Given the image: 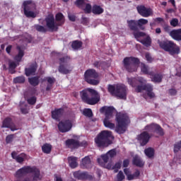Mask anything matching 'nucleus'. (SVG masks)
Returning a JSON list of instances; mask_svg holds the SVG:
<instances>
[{
  "label": "nucleus",
  "mask_w": 181,
  "mask_h": 181,
  "mask_svg": "<svg viewBox=\"0 0 181 181\" xmlns=\"http://www.w3.org/2000/svg\"><path fill=\"white\" fill-rule=\"evenodd\" d=\"M42 81H47V83H49L48 85L53 86V84H54V81H56V79H54V78L47 76L44 78Z\"/></svg>",
  "instance_id": "obj_50"
},
{
  "label": "nucleus",
  "mask_w": 181,
  "mask_h": 181,
  "mask_svg": "<svg viewBox=\"0 0 181 181\" xmlns=\"http://www.w3.org/2000/svg\"><path fill=\"white\" fill-rule=\"evenodd\" d=\"M108 160H110V156L107 153L102 155L100 158L97 159V162L100 165V166H103L104 163H107Z\"/></svg>",
  "instance_id": "obj_29"
},
{
  "label": "nucleus",
  "mask_w": 181,
  "mask_h": 181,
  "mask_svg": "<svg viewBox=\"0 0 181 181\" xmlns=\"http://www.w3.org/2000/svg\"><path fill=\"white\" fill-rule=\"evenodd\" d=\"M37 70V64L33 63L28 68L25 69V74L27 77L30 76H35L36 71Z\"/></svg>",
  "instance_id": "obj_21"
},
{
  "label": "nucleus",
  "mask_w": 181,
  "mask_h": 181,
  "mask_svg": "<svg viewBox=\"0 0 181 181\" xmlns=\"http://www.w3.org/2000/svg\"><path fill=\"white\" fill-rule=\"evenodd\" d=\"M129 166V159H125L123 160V168H128Z\"/></svg>",
  "instance_id": "obj_63"
},
{
  "label": "nucleus",
  "mask_w": 181,
  "mask_h": 181,
  "mask_svg": "<svg viewBox=\"0 0 181 181\" xmlns=\"http://www.w3.org/2000/svg\"><path fill=\"white\" fill-rule=\"evenodd\" d=\"M59 66H60V64H64V63H67L69 60H70V57L67 56H64L59 58Z\"/></svg>",
  "instance_id": "obj_54"
},
{
  "label": "nucleus",
  "mask_w": 181,
  "mask_h": 181,
  "mask_svg": "<svg viewBox=\"0 0 181 181\" xmlns=\"http://www.w3.org/2000/svg\"><path fill=\"white\" fill-rule=\"evenodd\" d=\"M64 113V110L63 108L55 109L54 111H52V118L56 121H60V118L63 117Z\"/></svg>",
  "instance_id": "obj_22"
},
{
  "label": "nucleus",
  "mask_w": 181,
  "mask_h": 181,
  "mask_svg": "<svg viewBox=\"0 0 181 181\" xmlns=\"http://www.w3.org/2000/svg\"><path fill=\"white\" fill-rule=\"evenodd\" d=\"M148 23V20L145 18H140L139 20H129L127 21V25L130 30L133 32H138V30H145L144 25Z\"/></svg>",
  "instance_id": "obj_9"
},
{
  "label": "nucleus",
  "mask_w": 181,
  "mask_h": 181,
  "mask_svg": "<svg viewBox=\"0 0 181 181\" xmlns=\"http://www.w3.org/2000/svg\"><path fill=\"white\" fill-rule=\"evenodd\" d=\"M73 127V124L71 121L67 119L64 121H61L58 124V129L60 132H69L70 129Z\"/></svg>",
  "instance_id": "obj_12"
},
{
  "label": "nucleus",
  "mask_w": 181,
  "mask_h": 181,
  "mask_svg": "<svg viewBox=\"0 0 181 181\" xmlns=\"http://www.w3.org/2000/svg\"><path fill=\"white\" fill-rule=\"evenodd\" d=\"M82 114L84 115V117H87V118H92V117L94 115L93 114V110L90 108H85Z\"/></svg>",
  "instance_id": "obj_40"
},
{
  "label": "nucleus",
  "mask_w": 181,
  "mask_h": 181,
  "mask_svg": "<svg viewBox=\"0 0 181 181\" xmlns=\"http://www.w3.org/2000/svg\"><path fill=\"white\" fill-rule=\"evenodd\" d=\"M136 93H141L142 91H146L147 95L149 98H155V93L153 91V86L151 84L147 83L144 85H138L136 88Z\"/></svg>",
  "instance_id": "obj_11"
},
{
  "label": "nucleus",
  "mask_w": 181,
  "mask_h": 181,
  "mask_svg": "<svg viewBox=\"0 0 181 181\" xmlns=\"http://www.w3.org/2000/svg\"><path fill=\"white\" fill-rule=\"evenodd\" d=\"M151 138H152V136L149 134L148 131L146 130L137 136V141H139L141 146H145V145L149 142Z\"/></svg>",
  "instance_id": "obj_14"
},
{
  "label": "nucleus",
  "mask_w": 181,
  "mask_h": 181,
  "mask_svg": "<svg viewBox=\"0 0 181 181\" xmlns=\"http://www.w3.org/2000/svg\"><path fill=\"white\" fill-rule=\"evenodd\" d=\"M122 165V161H118L113 165L112 170H114L115 173H118V171L119 170V169H121Z\"/></svg>",
  "instance_id": "obj_48"
},
{
  "label": "nucleus",
  "mask_w": 181,
  "mask_h": 181,
  "mask_svg": "<svg viewBox=\"0 0 181 181\" xmlns=\"http://www.w3.org/2000/svg\"><path fill=\"white\" fill-rule=\"evenodd\" d=\"M16 181H39L42 179L40 170L36 166H24L16 173Z\"/></svg>",
  "instance_id": "obj_1"
},
{
  "label": "nucleus",
  "mask_w": 181,
  "mask_h": 181,
  "mask_svg": "<svg viewBox=\"0 0 181 181\" xmlns=\"http://www.w3.org/2000/svg\"><path fill=\"white\" fill-rule=\"evenodd\" d=\"M141 71L144 74H148L150 76L151 71H149V66L144 63L141 64Z\"/></svg>",
  "instance_id": "obj_44"
},
{
  "label": "nucleus",
  "mask_w": 181,
  "mask_h": 181,
  "mask_svg": "<svg viewBox=\"0 0 181 181\" xmlns=\"http://www.w3.org/2000/svg\"><path fill=\"white\" fill-rule=\"evenodd\" d=\"M133 165H135V166H137V168H144L145 163H144L142 159H141V158H139L138 156H135L133 158Z\"/></svg>",
  "instance_id": "obj_31"
},
{
  "label": "nucleus",
  "mask_w": 181,
  "mask_h": 181,
  "mask_svg": "<svg viewBox=\"0 0 181 181\" xmlns=\"http://www.w3.org/2000/svg\"><path fill=\"white\" fill-rule=\"evenodd\" d=\"M25 78L23 76H17L13 78L14 84H23L25 83Z\"/></svg>",
  "instance_id": "obj_41"
},
{
  "label": "nucleus",
  "mask_w": 181,
  "mask_h": 181,
  "mask_svg": "<svg viewBox=\"0 0 181 181\" xmlns=\"http://www.w3.org/2000/svg\"><path fill=\"white\" fill-rule=\"evenodd\" d=\"M58 71L61 74H70L73 71V66L70 64H60L58 67Z\"/></svg>",
  "instance_id": "obj_19"
},
{
  "label": "nucleus",
  "mask_w": 181,
  "mask_h": 181,
  "mask_svg": "<svg viewBox=\"0 0 181 181\" xmlns=\"http://www.w3.org/2000/svg\"><path fill=\"white\" fill-rule=\"evenodd\" d=\"M140 63L141 61L135 57H126L122 62L124 69L128 73H135L138 70V66Z\"/></svg>",
  "instance_id": "obj_6"
},
{
  "label": "nucleus",
  "mask_w": 181,
  "mask_h": 181,
  "mask_svg": "<svg viewBox=\"0 0 181 181\" xmlns=\"http://www.w3.org/2000/svg\"><path fill=\"white\" fill-rule=\"evenodd\" d=\"M68 163L71 169H76L78 166L77 163V158L74 156L68 157Z\"/></svg>",
  "instance_id": "obj_28"
},
{
  "label": "nucleus",
  "mask_w": 181,
  "mask_h": 181,
  "mask_svg": "<svg viewBox=\"0 0 181 181\" xmlns=\"http://www.w3.org/2000/svg\"><path fill=\"white\" fill-rule=\"evenodd\" d=\"M88 18H87V17H84L83 16L81 18V23L82 25H84L85 26H87V25H88Z\"/></svg>",
  "instance_id": "obj_62"
},
{
  "label": "nucleus",
  "mask_w": 181,
  "mask_h": 181,
  "mask_svg": "<svg viewBox=\"0 0 181 181\" xmlns=\"http://www.w3.org/2000/svg\"><path fill=\"white\" fill-rule=\"evenodd\" d=\"M132 176L133 177V180L134 179H138V177L141 176V171H139V170H136L134 174H132Z\"/></svg>",
  "instance_id": "obj_60"
},
{
  "label": "nucleus",
  "mask_w": 181,
  "mask_h": 181,
  "mask_svg": "<svg viewBox=\"0 0 181 181\" xmlns=\"http://www.w3.org/2000/svg\"><path fill=\"white\" fill-rule=\"evenodd\" d=\"M124 175H126L127 177V180H134V177H132V174H131V171H129V168L124 169Z\"/></svg>",
  "instance_id": "obj_49"
},
{
  "label": "nucleus",
  "mask_w": 181,
  "mask_h": 181,
  "mask_svg": "<svg viewBox=\"0 0 181 181\" xmlns=\"http://www.w3.org/2000/svg\"><path fill=\"white\" fill-rule=\"evenodd\" d=\"M42 151L44 153H50V152H52V145L49 144H45L42 146Z\"/></svg>",
  "instance_id": "obj_42"
},
{
  "label": "nucleus",
  "mask_w": 181,
  "mask_h": 181,
  "mask_svg": "<svg viewBox=\"0 0 181 181\" xmlns=\"http://www.w3.org/2000/svg\"><path fill=\"white\" fill-rule=\"evenodd\" d=\"M140 43L144 45V46H146V47H149L151 45H152V40L151 39V37L148 36L144 40H141L139 41Z\"/></svg>",
  "instance_id": "obj_36"
},
{
  "label": "nucleus",
  "mask_w": 181,
  "mask_h": 181,
  "mask_svg": "<svg viewBox=\"0 0 181 181\" xmlns=\"http://www.w3.org/2000/svg\"><path fill=\"white\" fill-rule=\"evenodd\" d=\"M92 12L94 15H101L104 12V9L100 6L94 5L92 8Z\"/></svg>",
  "instance_id": "obj_34"
},
{
  "label": "nucleus",
  "mask_w": 181,
  "mask_h": 181,
  "mask_svg": "<svg viewBox=\"0 0 181 181\" xmlns=\"http://www.w3.org/2000/svg\"><path fill=\"white\" fill-rule=\"evenodd\" d=\"M55 19L57 22H59L57 23L58 26H62V25L64 24V16H63V13H58L55 16Z\"/></svg>",
  "instance_id": "obj_32"
},
{
  "label": "nucleus",
  "mask_w": 181,
  "mask_h": 181,
  "mask_svg": "<svg viewBox=\"0 0 181 181\" xmlns=\"http://www.w3.org/2000/svg\"><path fill=\"white\" fill-rule=\"evenodd\" d=\"M101 110L105 111V119L112 118L114 112H117V110H115L114 106L103 107Z\"/></svg>",
  "instance_id": "obj_18"
},
{
  "label": "nucleus",
  "mask_w": 181,
  "mask_h": 181,
  "mask_svg": "<svg viewBox=\"0 0 181 181\" xmlns=\"http://www.w3.org/2000/svg\"><path fill=\"white\" fill-rule=\"evenodd\" d=\"M110 159H112L114 156H117V151L115 149H112L106 153Z\"/></svg>",
  "instance_id": "obj_55"
},
{
  "label": "nucleus",
  "mask_w": 181,
  "mask_h": 181,
  "mask_svg": "<svg viewBox=\"0 0 181 181\" xmlns=\"http://www.w3.org/2000/svg\"><path fill=\"white\" fill-rule=\"evenodd\" d=\"M86 7L84 8L85 13H91V4H86Z\"/></svg>",
  "instance_id": "obj_59"
},
{
  "label": "nucleus",
  "mask_w": 181,
  "mask_h": 181,
  "mask_svg": "<svg viewBox=\"0 0 181 181\" xmlns=\"http://www.w3.org/2000/svg\"><path fill=\"white\" fill-rule=\"evenodd\" d=\"M81 166L83 169H91L93 168V163H91L90 156H86L82 159Z\"/></svg>",
  "instance_id": "obj_24"
},
{
  "label": "nucleus",
  "mask_w": 181,
  "mask_h": 181,
  "mask_svg": "<svg viewBox=\"0 0 181 181\" xmlns=\"http://www.w3.org/2000/svg\"><path fill=\"white\" fill-rule=\"evenodd\" d=\"M170 95H176L177 94V91L175 89L171 88L169 90Z\"/></svg>",
  "instance_id": "obj_64"
},
{
  "label": "nucleus",
  "mask_w": 181,
  "mask_h": 181,
  "mask_svg": "<svg viewBox=\"0 0 181 181\" xmlns=\"http://www.w3.org/2000/svg\"><path fill=\"white\" fill-rule=\"evenodd\" d=\"M24 15L26 18H36V13L33 12V10H24Z\"/></svg>",
  "instance_id": "obj_46"
},
{
  "label": "nucleus",
  "mask_w": 181,
  "mask_h": 181,
  "mask_svg": "<svg viewBox=\"0 0 181 181\" xmlns=\"http://www.w3.org/2000/svg\"><path fill=\"white\" fill-rule=\"evenodd\" d=\"M80 96L85 104L88 105H95L100 101V94L98 92L92 88H87L80 92Z\"/></svg>",
  "instance_id": "obj_2"
},
{
  "label": "nucleus",
  "mask_w": 181,
  "mask_h": 181,
  "mask_svg": "<svg viewBox=\"0 0 181 181\" xmlns=\"http://www.w3.org/2000/svg\"><path fill=\"white\" fill-rule=\"evenodd\" d=\"M107 91L110 95L117 97L120 100H127L128 89L125 85L119 83L115 85L109 84L107 86Z\"/></svg>",
  "instance_id": "obj_5"
},
{
  "label": "nucleus",
  "mask_w": 181,
  "mask_h": 181,
  "mask_svg": "<svg viewBox=\"0 0 181 181\" xmlns=\"http://www.w3.org/2000/svg\"><path fill=\"white\" fill-rule=\"evenodd\" d=\"M145 57H146V59L147 60V62L148 63H152V62H153V59H152V57L151 56V54H149L148 52L146 53Z\"/></svg>",
  "instance_id": "obj_61"
},
{
  "label": "nucleus",
  "mask_w": 181,
  "mask_h": 181,
  "mask_svg": "<svg viewBox=\"0 0 181 181\" xmlns=\"http://www.w3.org/2000/svg\"><path fill=\"white\" fill-rule=\"evenodd\" d=\"M15 135L14 134H9L6 137V144H11L13 141Z\"/></svg>",
  "instance_id": "obj_58"
},
{
  "label": "nucleus",
  "mask_w": 181,
  "mask_h": 181,
  "mask_svg": "<svg viewBox=\"0 0 181 181\" xmlns=\"http://www.w3.org/2000/svg\"><path fill=\"white\" fill-rule=\"evenodd\" d=\"M116 181H122L125 179V175H124V173L122 170L119 171L116 176Z\"/></svg>",
  "instance_id": "obj_51"
},
{
  "label": "nucleus",
  "mask_w": 181,
  "mask_h": 181,
  "mask_svg": "<svg viewBox=\"0 0 181 181\" xmlns=\"http://www.w3.org/2000/svg\"><path fill=\"white\" fill-rule=\"evenodd\" d=\"M73 175L75 179H78V180H93L94 179V177L88 173L80 170L75 171Z\"/></svg>",
  "instance_id": "obj_13"
},
{
  "label": "nucleus",
  "mask_w": 181,
  "mask_h": 181,
  "mask_svg": "<svg viewBox=\"0 0 181 181\" xmlns=\"http://www.w3.org/2000/svg\"><path fill=\"white\" fill-rule=\"evenodd\" d=\"M34 28L37 32H40L41 33H46L47 32V29L45 26L39 24L35 25Z\"/></svg>",
  "instance_id": "obj_45"
},
{
  "label": "nucleus",
  "mask_w": 181,
  "mask_h": 181,
  "mask_svg": "<svg viewBox=\"0 0 181 181\" xmlns=\"http://www.w3.org/2000/svg\"><path fill=\"white\" fill-rule=\"evenodd\" d=\"M116 122L115 132L119 135L125 134L127 132V128H128V124H129V117L124 112H117L116 114Z\"/></svg>",
  "instance_id": "obj_4"
},
{
  "label": "nucleus",
  "mask_w": 181,
  "mask_h": 181,
  "mask_svg": "<svg viewBox=\"0 0 181 181\" xmlns=\"http://www.w3.org/2000/svg\"><path fill=\"white\" fill-rule=\"evenodd\" d=\"M75 5H76L78 8H83V6H86V0H76Z\"/></svg>",
  "instance_id": "obj_52"
},
{
  "label": "nucleus",
  "mask_w": 181,
  "mask_h": 181,
  "mask_svg": "<svg viewBox=\"0 0 181 181\" xmlns=\"http://www.w3.org/2000/svg\"><path fill=\"white\" fill-rule=\"evenodd\" d=\"M111 119H104L103 124L106 128H110V129H114L115 128V124L111 123L110 122Z\"/></svg>",
  "instance_id": "obj_38"
},
{
  "label": "nucleus",
  "mask_w": 181,
  "mask_h": 181,
  "mask_svg": "<svg viewBox=\"0 0 181 181\" xmlns=\"http://www.w3.org/2000/svg\"><path fill=\"white\" fill-rule=\"evenodd\" d=\"M37 98L35 96H33L27 100V103L30 105H35L36 104Z\"/></svg>",
  "instance_id": "obj_53"
},
{
  "label": "nucleus",
  "mask_w": 181,
  "mask_h": 181,
  "mask_svg": "<svg viewBox=\"0 0 181 181\" xmlns=\"http://www.w3.org/2000/svg\"><path fill=\"white\" fill-rule=\"evenodd\" d=\"M127 83L129 86H132L133 88H135L138 86V84H142L144 83L143 78L136 79L135 78H128Z\"/></svg>",
  "instance_id": "obj_26"
},
{
  "label": "nucleus",
  "mask_w": 181,
  "mask_h": 181,
  "mask_svg": "<svg viewBox=\"0 0 181 181\" xmlns=\"http://www.w3.org/2000/svg\"><path fill=\"white\" fill-rule=\"evenodd\" d=\"M150 76L153 83H162L163 76L161 74H155L153 71H150Z\"/></svg>",
  "instance_id": "obj_25"
},
{
  "label": "nucleus",
  "mask_w": 181,
  "mask_h": 181,
  "mask_svg": "<svg viewBox=\"0 0 181 181\" xmlns=\"http://www.w3.org/2000/svg\"><path fill=\"white\" fill-rule=\"evenodd\" d=\"M11 124H12V119L6 117L3 121L1 128H11Z\"/></svg>",
  "instance_id": "obj_37"
},
{
  "label": "nucleus",
  "mask_w": 181,
  "mask_h": 181,
  "mask_svg": "<svg viewBox=\"0 0 181 181\" xmlns=\"http://www.w3.org/2000/svg\"><path fill=\"white\" fill-rule=\"evenodd\" d=\"M17 50H18V54L15 57V60H16V62H21L22 57L25 56V52L21 48V46H17Z\"/></svg>",
  "instance_id": "obj_33"
},
{
  "label": "nucleus",
  "mask_w": 181,
  "mask_h": 181,
  "mask_svg": "<svg viewBox=\"0 0 181 181\" xmlns=\"http://www.w3.org/2000/svg\"><path fill=\"white\" fill-rule=\"evenodd\" d=\"M17 66L18 65H16V62H8V70L11 74H14L15 69H16Z\"/></svg>",
  "instance_id": "obj_43"
},
{
  "label": "nucleus",
  "mask_w": 181,
  "mask_h": 181,
  "mask_svg": "<svg viewBox=\"0 0 181 181\" xmlns=\"http://www.w3.org/2000/svg\"><path fill=\"white\" fill-rule=\"evenodd\" d=\"M136 10L138 13H139L143 18H149V16L153 13L152 8H146L144 5L138 6L136 7Z\"/></svg>",
  "instance_id": "obj_15"
},
{
  "label": "nucleus",
  "mask_w": 181,
  "mask_h": 181,
  "mask_svg": "<svg viewBox=\"0 0 181 181\" xmlns=\"http://www.w3.org/2000/svg\"><path fill=\"white\" fill-rule=\"evenodd\" d=\"M170 36L175 40H181V28L170 31Z\"/></svg>",
  "instance_id": "obj_27"
},
{
  "label": "nucleus",
  "mask_w": 181,
  "mask_h": 181,
  "mask_svg": "<svg viewBox=\"0 0 181 181\" xmlns=\"http://www.w3.org/2000/svg\"><path fill=\"white\" fill-rule=\"evenodd\" d=\"M85 81L90 86H98L100 80H98V73L95 69H89L84 73Z\"/></svg>",
  "instance_id": "obj_7"
},
{
  "label": "nucleus",
  "mask_w": 181,
  "mask_h": 181,
  "mask_svg": "<svg viewBox=\"0 0 181 181\" xmlns=\"http://www.w3.org/2000/svg\"><path fill=\"white\" fill-rule=\"evenodd\" d=\"M144 129L148 132L150 136H155V134L158 135V136H163V135H165V132L162 127L156 123L147 124L144 127Z\"/></svg>",
  "instance_id": "obj_10"
},
{
  "label": "nucleus",
  "mask_w": 181,
  "mask_h": 181,
  "mask_svg": "<svg viewBox=\"0 0 181 181\" xmlns=\"http://www.w3.org/2000/svg\"><path fill=\"white\" fill-rule=\"evenodd\" d=\"M159 46L165 52H169L170 54H179L180 53V49L176 46L172 41L165 40L159 42Z\"/></svg>",
  "instance_id": "obj_8"
},
{
  "label": "nucleus",
  "mask_w": 181,
  "mask_h": 181,
  "mask_svg": "<svg viewBox=\"0 0 181 181\" xmlns=\"http://www.w3.org/2000/svg\"><path fill=\"white\" fill-rule=\"evenodd\" d=\"M181 149V141L177 142L174 145V152L175 153H177L178 151H180Z\"/></svg>",
  "instance_id": "obj_57"
},
{
  "label": "nucleus",
  "mask_w": 181,
  "mask_h": 181,
  "mask_svg": "<svg viewBox=\"0 0 181 181\" xmlns=\"http://www.w3.org/2000/svg\"><path fill=\"white\" fill-rule=\"evenodd\" d=\"M114 141L112 132L103 130L100 132L95 138V143L98 148H108L109 145H112Z\"/></svg>",
  "instance_id": "obj_3"
},
{
  "label": "nucleus",
  "mask_w": 181,
  "mask_h": 181,
  "mask_svg": "<svg viewBox=\"0 0 181 181\" xmlns=\"http://www.w3.org/2000/svg\"><path fill=\"white\" fill-rule=\"evenodd\" d=\"M65 146L69 149H78L80 148V141L74 139H68L65 141Z\"/></svg>",
  "instance_id": "obj_17"
},
{
  "label": "nucleus",
  "mask_w": 181,
  "mask_h": 181,
  "mask_svg": "<svg viewBox=\"0 0 181 181\" xmlns=\"http://www.w3.org/2000/svg\"><path fill=\"white\" fill-rule=\"evenodd\" d=\"M45 22L48 29H49L52 32L53 30L57 32L59 28L57 27V24L56 25V23H54V16H53V15H49L47 17H46Z\"/></svg>",
  "instance_id": "obj_16"
},
{
  "label": "nucleus",
  "mask_w": 181,
  "mask_h": 181,
  "mask_svg": "<svg viewBox=\"0 0 181 181\" xmlns=\"http://www.w3.org/2000/svg\"><path fill=\"white\" fill-rule=\"evenodd\" d=\"M11 158L15 159L18 163H23V162H25V159H28V155L25 153H21L20 155H18L16 151H13L11 153Z\"/></svg>",
  "instance_id": "obj_20"
},
{
  "label": "nucleus",
  "mask_w": 181,
  "mask_h": 181,
  "mask_svg": "<svg viewBox=\"0 0 181 181\" xmlns=\"http://www.w3.org/2000/svg\"><path fill=\"white\" fill-rule=\"evenodd\" d=\"M40 76H33L28 78V83L33 87H36L40 83Z\"/></svg>",
  "instance_id": "obj_30"
},
{
  "label": "nucleus",
  "mask_w": 181,
  "mask_h": 181,
  "mask_svg": "<svg viewBox=\"0 0 181 181\" xmlns=\"http://www.w3.org/2000/svg\"><path fill=\"white\" fill-rule=\"evenodd\" d=\"M133 35H134L135 39H136V40H138V39H139V37H144V36L146 35V34L145 33L141 32L139 30L134 31Z\"/></svg>",
  "instance_id": "obj_47"
},
{
  "label": "nucleus",
  "mask_w": 181,
  "mask_h": 181,
  "mask_svg": "<svg viewBox=\"0 0 181 181\" xmlns=\"http://www.w3.org/2000/svg\"><path fill=\"white\" fill-rule=\"evenodd\" d=\"M23 11H35L36 4L32 0L24 1L23 3Z\"/></svg>",
  "instance_id": "obj_23"
},
{
  "label": "nucleus",
  "mask_w": 181,
  "mask_h": 181,
  "mask_svg": "<svg viewBox=\"0 0 181 181\" xmlns=\"http://www.w3.org/2000/svg\"><path fill=\"white\" fill-rule=\"evenodd\" d=\"M83 46V42L79 40H75L71 44V47L74 50H78Z\"/></svg>",
  "instance_id": "obj_39"
},
{
  "label": "nucleus",
  "mask_w": 181,
  "mask_h": 181,
  "mask_svg": "<svg viewBox=\"0 0 181 181\" xmlns=\"http://www.w3.org/2000/svg\"><path fill=\"white\" fill-rule=\"evenodd\" d=\"M170 24L173 28H176V26H178V25H179V20L177 18H173L170 21Z\"/></svg>",
  "instance_id": "obj_56"
},
{
  "label": "nucleus",
  "mask_w": 181,
  "mask_h": 181,
  "mask_svg": "<svg viewBox=\"0 0 181 181\" xmlns=\"http://www.w3.org/2000/svg\"><path fill=\"white\" fill-rule=\"evenodd\" d=\"M144 153L148 158H153L155 156V150L153 148H148L144 150Z\"/></svg>",
  "instance_id": "obj_35"
}]
</instances>
